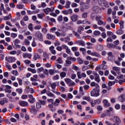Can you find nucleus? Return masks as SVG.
I'll return each instance as SVG.
<instances>
[{
	"mask_svg": "<svg viewBox=\"0 0 125 125\" xmlns=\"http://www.w3.org/2000/svg\"><path fill=\"white\" fill-rule=\"evenodd\" d=\"M102 37L103 39H106V37H107V35H106V33L103 32L102 33Z\"/></svg>",
	"mask_w": 125,
	"mask_h": 125,
	"instance_id": "6e6d98bb",
	"label": "nucleus"
},
{
	"mask_svg": "<svg viewBox=\"0 0 125 125\" xmlns=\"http://www.w3.org/2000/svg\"><path fill=\"white\" fill-rule=\"evenodd\" d=\"M91 55H92V56H95V57H99L100 56L99 54H98V53L96 52L91 53Z\"/></svg>",
	"mask_w": 125,
	"mask_h": 125,
	"instance_id": "a878e982",
	"label": "nucleus"
},
{
	"mask_svg": "<svg viewBox=\"0 0 125 125\" xmlns=\"http://www.w3.org/2000/svg\"><path fill=\"white\" fill-rule=\"evenodd\" d=\"M58 21H59V22H62V21H63V17L62 16V15L58 17Z\"/></svg>",
	"mask_w": 125,
	"mask_h": 125,
	"instance_id": "ea45409f",
	"label": "nucleus"
},
{
	"mask_svg": "<svg viewBox=\"0 0 125 125\" xmlns=\"http://www.w3.org/2000/svg\"><path fill=\"white\" fill-rule=\"evenodd\" d=\"M57 61L59 63V64H62L63 61L62 60V58L60 57L57 59Z\"/></svg>",
	"mask_w": 125,
	"mask_h": 125,
	"instance_id": "2f4dec72",
	"label": "nucleus"
},
{
	"mask_svg": "<svg viewBox=\"0 0 125 125\" xmlns=\"http://www.w3.org/2000/svg\"><path fill=\"white\" fill-rule=\"evenodd\" d=\"M9 5L10 7H12V8H14V7H15V4H14V3L13 2L10 3Z\"/></svg>",
	"mask_w": 125,
	"mask_h": 125,
	"instance_id": "0e129e2a",
	"label": "nucleus"
},
{
	"mask_svg": "<svg viewBox=\"0 0 125 125\" xmlns=\"http://www.w3.org/2000/svg\"><path fill=\"white\" fill-rule=\"evenodd\" d=\"M48 102H51L52 104L56 106H59V103H60V100H59V99H56L55 102H53L54 101V100L52 99H48Z\"/></svg>",
	"mask_w": 125,
	"mask_h": 125,
	"instance_id": "f03ea898",
	"label": "nucleus"
},
{
	"mask_svg": "<svg viewBox=\"0 0 125 125\" xmlns=\"http://www.w3.org/2000/svg\"><path fill=\"white\" fill-rule=\"evenodd\" d=\"M112 69L113 71H116L117 73H118V74L120 73V70H121V68H120V67H116V66L113 67Z\"/></svg>",
	"mask_w": 125,
	"mask_h": 125,
	"instance_id": "aec40b11",
	"label": "nucleus"
},
{
	"mask_svg": "<svg viewBox=\"0 0 125 125\" xmlns=\"http://www.w3.org/2000/svg\"><path fill=\"white\" fill-rule=\"evenodd\" d=\"M98 111H102L103 110V107L101 105H98L97 108Z\"/></svg>",
	"mask_w": 125,
	"mask_h": 125,
	"instance_id": "603ef678",
	"label": "nucleus"
},
{
	"mask_svg": "<svg viewBox=\"0 0 125 125\" xmlns=\"http://www.w3.org/2000/svg\"><path fill=\"white\" fill-rule=\"evenodd\" d=\"M77 76L78 79H82V74H81V72L79 71L77 72Z\"/></svg>",
	"mask_w": 125,
	"mask_h": 125,
	"instance_id": "680f3d73",
	"label": "nucleus"
},
{
	"mask_svg": "<svg viewBox=\"0 0 125 125\" xmlns=\"http://www.w3.org/2000/svg\"><path fill=\"white\" fill-rule=\"evenodd\" d=\"M36 39H33V42L32 43V45L33 47H35V46H37V43H36Z\"/></svg>",
	"mask_w": 125,
	"mask_h": 125,
	"instance_id": "a19ab883",
	"label": "nucleus"
},
{
	"mask_svg": "<svg viewBox=\"0 0 125 125\" xmlns=\"http://www.w3.org/2000/svg\"><path fill=\"white\" fill-rule=\"evenodd\" d=\"M19 104L21 107H26L28 105V102L25 101H21L19 102Z\"/></svg>",
	"mask_w": 125,
	"mask_h": 125,
	"instance_id": "1a4fd4ad",
	"label": "nucleus"
},
{
	"mask_svg": "<svg viewBox=\"0 0 125 125\" xmlns=\"http://www.w3.org/2000/svg\"><path fill=\"white\" fill-rule=\"evenodd\" d=\"M24 42L25 44H26V45H29V44H30V41H29L28 39H25Z\"/></svg>",
	"mask_w": 125,
	"mask_h": 125,
	"instance_id": "5fc2aeb1",
	"label": "nucleus"
},
{
	"mask_svg": "<svg viewBox=\"0 0 125 125\" xmlns=\"http://www.w3.org/2000/svg\"><path fill=\"white\" fill-rule=\"evenodd\" d=\"M93 10L94 11H95V12L96 11L98 12L100 10V8L98 6H96L93 7Z\"/></svg>",
	"mask_w": 125,
	"mask_h": 125,
	"instance_id": "473e14b6",
	"label": "nucleus"
},
{
	"mask_svg": "<svg viewBox=\"0 0 125 125\" xmlns=\"http://www.w3.org/2000/svg\"><path fill=\"white\" fill-rule=\"evenodd\" d=\"M35 37L40 41V42H42V34L40 31H37L35 33Z\"/></svg>",
	"mask_w": 125,
	"mask_h": 125,
	"instance_id": "20e7f679",
	"label": "nucleus"
},
{
	"mask_svg": "<svg viewBox=\"0 0 125 125\" xmlns=\"http://www.w3.org/2000/svg\"><path fill=\"white\" fill-rule=\"evenodd\" d=\"M70 41V39L69 37H66L64 39V42L65 43H68Z\"/></svg>",
	"mask_w": 125,
	"mask_h": 125,
	"instance_id": "de8ad7c7",
	"label": "nucleus"
},
{
	"mask_svg": "<svg viewBox=\"0 0 125 125\" xmlns=\"http://www.w3.org/2000/svg\"><path fill=\"white\" fill-rule=\"evenodd\" d=\"M100 92V90L99 88H94L92 91H91V96H95L97 97L100 95L99 93Z\"/></svg>",
	"mask_w": 125,
	"mask_h": 125,
	"instance_id": "f257e3e1",
	"label": "nucleus"
},
{
	"mask_svg": "<svg viewBox=\"0 0 125 125\" xmlns=\"http://www.w3.org/2000/svg\"><path fill=\"white\" fill-rule=\"evenodd\" d=\"M82 18H83V19H86L87 18V12H84L82 14Z\"/></svg>",
	"mask_w": 125,
	"mask_h": 125,
	"instance_id": "cd10ccee",
	"label": "nucleus"
},
{
	"mask_svg": "<svg viewBox=\"0 0 125 125\" xmlns=\"http://www.w3.org/2000/svg\"><path fill=\"white\" fill-rule=\"evenodd\" d=\"M116 34L117 35H123V34H124V31L122 30H118L117 31H116Z\"/></svg>",
	"mask_w": 125,
	"mask_h": 125,
	"instance_id": "e433bc0d",
	"label": "nucleus"
},
{
	"mask_svg": "<svg viewBox=\"0 0 125 125\" xmlns=\"http://www.w3.org/2000/svg\"><path fill=\"white\" fill-rule=\"evenodd\" d=\"M54 73H55V70H54V69H50L49 70V74L50 75H53V74H54Z\"/></svg>",
	"mask_w": 125,
	"mask_h": 125,
	"instance_id": "79ce46f5",
	"label": "nucleus"
},
{
	"mask_svg": "<svg viewBox=\"0 0 125 125\" xmlns=\"http://www.w3.org/2000/svg\"><path fill=\"white\" fill-rule=\"evenodd\" d=\"M119 99L121 102H125V94H123L119 97Z\"/></svg>",
	"mask_w": 125,
	"mask_h": 125,
	"instance_id": "dca6fc26",
	"label": "nucleus"
},
{
	"mask_svg": "<svg viewBox=\"0 0 125 125\" xmlns=\"http://www.w3.org/2000/svg\"><path fill=\"white\" fill-rule=\"evenodd\" d=\"M124 83H125V79L121 80L119 81V83H120V84H123Z\"/></svg>",
	"mask_w": 125,
	"mask_h": 125,
	"instance_id": "338daca9",
	"label": "nucleus"
},
{
	"mask_svg": "<svg viewBox=\"0 0 125 125\" xmlns=\"http://www.w3.org/2000/svg\"><path fill=\"white\" fill-rule=\"evenodd\" d=\"M28 28L30 31L33 32V31H34V28L33 27V24L30 23L29 25L28 26Z\"/></svg>",
	"mask_w": 125,
	"mask_h": 125,
	"instance_id": "c9c22d12",
	"label": "nucleus"
},
{
	"mask_svg": "<svg viewBox=\"0 0 125 125\" xmlns=\"http://www.w3.org/2000/svg\"><path fill=\"white\" fill-rule=\"evenodd\" d=\"M105 124L107 125H116V124L110 123L109 121H105Z\"/></svg>",
	"mask_w": 125,
	"mask_h": 125,
	"instance_id": "774afa93",
	"label": "nucleus"
},
{
	"mask_svg": "<svg viewBox=\"0 0 125 125\" xmlns=\"http://www.w3.org/2000/svg\"><path fill=\"white\" fill-rule=\"evenodd\" d=\"M73 35H74V36H75L76 37H80V34L78 33V32H76V31H73Z\"/></svg>",
	"mask_w": 125,
	"mask_h": 125,
	"instance_id": "052dcab7",
	"label": "nucleus"
},
{
	"mask_svg": "<svg viewBox=\"0 0 125 125\" xmlns=\"http://www.w3.org/2000/svg\"><path fill=\"white\" fill-rule=\"evenodd\" d=\"M116 83V82L114 81H109L108 82V85L109 86H112V85H114V84H115Z\"/></svg>",
	"mask_w": 125,
	"mask_h": 125,
	"instance_id": "58836bf2",
	"label": "nucleus"
},
{
	"mask_svg": "<svg viewBox=\"0 0 125 125\" xmlns=\"http://www.w3.org/2000/svg\"><path fill=\"white\" fill-rule=\"evenodd\" d=\"M42 116L43 117H45V114L44 113V112H42V113L39 114V116H38V118L40 119V118H41Z\"/></svg>",
	"mask_w": 125,
	"mask_h": 125,
	"instance_id": "09e8293b",
	"label": "nucleus"
},
{
	"mask_svg": "<svg viewBox=\"0 0 125 125\" xmlns=\"http://www.w3.org/2000/svg\"><path fill=\"white\" fill-rule=\"evenodd\" d=\"M82 7L84 9H88V8H89V5L88 4H83Z\"/></svg>",
	"mask_w": 125,
	"mask_h": 125,
	"instance_id": "c756f323",
	"label": "nucleus"
},
{
	"mask_svg": "<svg viewBox=\"0 0 125 125\" xmlns=\"http://www.w3.org/2000/svg\"><path fill=\"white\" fill-rule=\"evenodd\" d=\"M101 101H102V99L101 98H99V99L95 100L94 103L96 105H97L98 104H100V103H101Z\"/></svg>",
	"mask_w": 125,
	"mask_h": 125,
	"instance_id": "6ab92c4d",
	"label": "nucleus"
},
{
	"mask_svg": "<svg viewBox=\"0 0 125 125\" xmlns=\"http://www.w3.org/2000/svg\"><path fill=\"white\" fill-rule=\"evenodd\" d=\"M103 102L104 104V106H105L106 107H110L111 104H110V103H109V102L108 101V100H107L106 99L104 100Z\"/></svg>",
	"mask_w": 125,
	"mask_h": 125,
	"instance_id": "9b49d317",
	"label": "nucleus"
},
{
	"mask_svg": "<svg viewBox=\"0 0 125 125\" xmlns=\"http://www.w3.org/2000/svg\"><path fill=\"white\" fill-rule=\"evenodd\" d=\"M12 74H13V75H15L16 76V77L19 76V73H18V71H17V70L13 71Z\"/></svg>",
	"mask_w": 125,
	"mask_h": 125,
	"instance_id": "4c0bfd02",
	"label": "nucleus"
},
{
	"mask_svg": "<svg viewBox=\"0 0 125 125\" xmlns=\"http://www.w3.org/2000/svg\"><path fill=\"white\" fill-rule=\"evenodd\" d=\"M94 76L95 82H97V83H100V78H99V75H98L97 73H95Z\"/></svg>",
	"mask_w": 125,
	"mask_h": 125,
	"instance_id": "9d476101",
	"label": "nucleus"
},
{
	"mask_svg": "<svg viewBox=\"0 0 125 125\" xmlns=\"http://www.w3.org/2000/svg\"><path fill=\"white\" fill-rule=\"evenodd\" d=\"M47 39H48V40H55V36L48 34L47 35Z\"/></svg>",
	"mask_w": 125,
	"mask_h": 125,
	"instance_id": "f8f14e48",
	"label": "nucleus"
},
{
	"mask_svg": "<svg viewBox=\"0 0 125 125\" xmlns=\"http://www.w3.org/2000/svg\"><path fill=\"white\" fill-rule=\"evenodd\" d=\"M36 107L37 109H41V108H42V104H41L40 102L37 103Z\"/></svg>",
	"mask_w": 125,
	"mask_h": 125,
	"instance_id": "72a5a7b5",
	"label": "nucleus"
},
{
	"mask_svg": "<svg viewBox=\"0 0 125 125\" xmlns=\"http://www.w3.org/2000/svg\"><path fill=\"white\" fill-rule=\"evenodd\" d=\"M49 50L51 52L52 54H54V55H55L56 54V51L54 49V47L53 46H51L49 47Z\"/></svg>",
	"mask_w": 125,
	"mask_h": 125,
	"instance_id": "ddd939ff",
	"label": "nucleus"
},
{
	"mask_svg": "<svg viewBox=\"0 0 125 125\" xmlns=\"http://www.w3.org/2000/svg\"><path fill=\"white\" fill-rule=\"evenodd\" d=\"M40 58H41V57H40V55H39L38 54H35L34 55L33 59H34L35 60H38V59Z\"/></svg>",
	"mask_w": 125,
	"mask_h": 125,
	"instance_id": "7c9ffc66",
	"label": "nucleus"
},
{
	"mask_svg": "<svg viewBox=\"0 0 125 125\" xmlns=\"http://www.w3.org/2000/svg\"><path fill=\"white\" fill-rule=\"evenodd\" d=\"M100 34L101 33L99 31L96 30L94 32V35H95V36H100Z\"/></svg>",
	"mask_w": 125,
	"mask_h": 125,
	"instance_id": "f704fd0d",
	"label": "nucleus"
},
{
	"mask_svg": "<svg viewBox=\"0 0 125 125\" xmlns=\"http://www.w3.org/2000/svg\"><path fill=\"white\" fill-rule=\"evenodd\" d=\"M77 43H79L80 45H82V46H85V42L84 41L82 40H79L77 42Z\"/></svg>",
	"mask_w": 125,
	"mask_h": 125,
	"instance_id": "4468645a",
	"label": "nucleus"
},
{
	"mask_svg": "<svg viewBox=\"0 0 125 125\" xmlns=\"http://www.w3.org/2000/svg\"><path fill=\"white\" fill-rule=\"evenodd\" d=\"M106 45L107 47H109V48H116V45H114L113 43L110 44L108 43Z\"/></svg>",
	"mask_w": 125,
	"mask_h": 125,
	"instance_id": "f3484780",
	"label": "nucleus"
},
{
	"mask_svg": "<svg viewBox=\"0 0 125 125\" xmlns=\"http://www.w3.org/2000/svg\"><path fill=\"white\" fill-rule=\"evenodd\" d=\"M4 91L7 93H11L12 92V91L10 89H4Z\"/></svg>",
	"mask_w": 125,
	"mask_h": 125,
	"instance_id": "4d7b16f0",
	"label": "nucleus"
},
{
	"mask_svg": "<svg viewBox=\"0 0 125 125\" xmlns=\"http://www.w3.org/2000/svg\"><path fill=\"white\" fill-rule=\"evenodd\" d=\"M102 70H107L108 69V66L106 65H102Z\"/></svg>",
	"mask_w": 125,
	"mask_h": 125,
	"instance_id": "a18cd8bd",
	"label": "nucleus"
},
{
	"mask_svg": "<svg viewBox=\"0 0 125 125\" xmlns=\"http://www.w3.org/2000/svg\"><path fill=\"white\" fill-rule=\"evenodd\" d=\"M112 120L114 123H116L117 124H121V120H120V118L117 116L113 117Z\"/></svg>",
	"mask_w": 125,
	"mask_h": 125,
	"instance_id": "6e6552de",
	"label": "nucleus"
},
{
	"mask_svg": "<svg viewBox=\"0 0 125 125\" xmlns=\"http://www.w3.org/2000/svg\"><path fill=\"white\" fill-rule=\"evenodd\" d=\"M28 102H29V103H31V104H33V103H35V99L28 100Z\"/></svg>",
	"mask_w": 125,
	"mask_h": 125,
	"instance_id": "69168bd1",
	"label": "nucleus"
},
{
	"mask_svg": "<svg viewBox=\"0 0 125 125\" xmlns=\"http://www.w3.org/2000/svg\"><path fill=\"white\" fill-rule=\"evenodd\" d=\"M70 5H71V2H70V1H67V2H66L65 8H69V7H70Z\"/></svg>",
	"mask_w": 125,
	"mask_h": 125,
	"instance_id": "c03bdc74",
	"label": "nucleus"
},
{
	"mask_svg": "<svg viewBox=\"0 0 125 125\" xmlns=\"http://www.w3.org/2000/svg\"><path fill=\"white\" fill-rule=\"evenodd\" d=\"M53 10H54V7H52L51 8L47 7L46 9H43V11L45 14H48L49 12H51L53 11Z\"/></svg>",
	"mask_w": 125,
	"mask_h": 125,
	"instance_id": "423d86ee",
	"label": "nucleus"
},
{
	"mask_svg": "<svg viewBox=\"0 0 125 125\" xmlns=\"http://www.w3.org/2000/svg\"><path fill=\"white\" fill-rule=\"evenodd\" d=\"M79 49H80V51H82L83 54V55L85 54V53L86 52V49H85V48L81 47Z\"/></svg>",
	"mask_w": 125,
	"mask_h": 125,
	"instance_id": "b1692460",
	"label": "nucleus"
},
{
	"mask_svg": "<svg viewBox=\"0 0 125 125\" xmlns=\"http://www.w3.org/2000/svg\"><path fill=\"white\" fill-rule=\"evenodd\" d=\"M54 80H55V81H57V80H59L60 78H59V75H57L55 76H54L53 77Z\"/></svg>",
	"mask_w": 125,
	"mask_h": 125,
	"instance_id": "e2e57ef3",
	"label": "nucleus"
},
{
	"mask_svg": "<svg viewBox=\"0 0 125 125\" xmlns=\"http://www.w3.org/2000/svg\"><path fill=\"white\" fill-rule=\"evenodd\" d=\"M0 10H1V11H2V10H4V6L3 5V4L1 3L0 4Z\"/></svg>",
	"mask_w": 125,
	"mask_h": 125,
	"instance_id": "13d9d810",
	"label": "nucleus"
},
{
	"mask_svg": "<svg viewBox=\"0 0 125 125\" xmlns=\"http://www.w3.org/2000/svg\"><path fill=\"white\" fill-rule=\"evenodd\" d=\"M50 85L52 89H55V88L56 87V85L55 84L54 82L53 83H50Z\"/></svg>",
	"mask_w": 125,
	"mask_h": 125,
	"instance_id": "c85d7f7f",
	"label": "nucleus"
},
{
	"mask_svg": "<svg viewBox=\"0 0 125 125\" xmlns=\"http://www.w3.org/2000/svg\"><path fill=\"white\" fill-rule=\"evenodd\" d=\"M77 61H78L79 64H83V60H82V59L80 58H78Z\"/></svg>",
	"mask_w": 125,
	"mask_h": 125,
	"instance_id": "8fccbe9b",
	"label": "nucleus"
},
{
	"mask_svg": "<svg viewBox=\"0 0 125 125\" xmlns=\"http://www.w3.org/2000/svg\"><path fill=\"white\" fill-rule=\"evenodd\" d=\"M43 56L44 57V58L48 59L49 58L48 54L45 52H44L43 53Z\"/></svg>",
	"mask_w": 125,
	"mask_h": 125,
	"instance_id": "864d4df0",
	"label": "nucleus"
},
{
	"mask_svg": "<svg viewBox=\"0 0 125 125\" xmlns=\"http://www.w3.org/2000/svg\"><path fill=\"white\" fill-rule=\"evenodd\" d=\"M47 95H48L49 97H55V95L51 92L50 91H47L46 92Z\"/></svg>",
	"mask_w": 125,
	"mask_h": 125,
	"instance_id": "a211bd4d",
	"label": "nucleus"
},
{
	"mask_svg": "<svg viewBox=\"0 0 125 125\" xmlns=\"http://www.w3.org/2000/svg\"><path fill=\"white\" fill-rule=\"evenodd\" d=\"M70 18L72 22H76L77 20H78V18H79V16L77 14H74L72 15Z\"/></svg>",
	"mask_w": 125,
	"mask_h": 125,
	"instance_id": "0eeeda50",
	"label": "nucleus"
},
{
	"mask_svg": "<svg viewBox=\"0 0 125 125\" xmlns=\"http://www.w3.org/2000/svg\"><path fill=\"white\" fill-rule=\"evenodd\" d=\"M17 80L19 82V85H22V82H23V80H22V79H20V78H18Z\"/></svg>",
	"mask_w": 125,
	"mask_h": 125,
	"instance_id": "49530a36",
	"label": "nucleus"
},
{
	"mask_svg": "<svg viewBox=\"0 0 125 125\" xmlns=\"http://www.w3.org/2000/svg\"><path fill=\"white\" fill-rule=\"evenodd\" d=\"M27 70L29 72H31V73H32V74H36V73H37V70H36L35 69H32V68L29 67V68H28Z\"/></svg>",
	"mask_w": 125,
	"mask_h": 125,
	"instance_id": "412c9836",
	"label": "nucleus"
},
{
	"mask_svg": "<svg viewBox=\"0 0 125 125\" xmlns=\"http://www.w3.org/2000/svg\"><path fill=\"white\" fill-rule=\"evenodd\" d=\"M16 91L17 92H18V93H19V94H21V93L23 92V90H22V89H20V88L17 89Z\"/></svg>",
	"mask_w": 125,
	"mask_h": 125,
	"instance_id": "37998d69",
	"label": "nucleus"
},
{
	"mask_svg": "<svg viewBox=\"0 0 125 125\" xmlns=\"http://www.w3.org/2000/svg\"><path fill=\"white\" fill-rule=\"evenodd\" d=\"M41 28H42V26L41 25H37L34 27L35 30H40Z\"/></svg>",
	"mask_w": 125,
	"mask_h": 125,
	"instance_id": "bf43d9fd",
	"label": "nucleus"
},
{
	"mask_svg": "<svg viewBox=\"0 0 125 125\" xmlns=\"http://www.w3.org/2000/svg\"><path fill=\"white\" fill-rule=\"evenodd\" d=\"M64 81L67 84H69L70 83H71L72 80L69 78H66L64 79Z\"/></svg>",
	"mask_w": 125,
	"mask_h": 125,
	"instance_id": "bb28decb",
	"label": "nucleus"
},
{
	"mask_svg": "<svg viewBox=\"0 0 125 125\" xmlns=\"http://www.w3.org/2000/svg\"><path fill=\"white\" fill-rule=\"evenodd\" d=\"M83 100H86L88 102H90V97L83 96Z\"/></svg>",
	"mask_w": 125,
	"mask_h": 125,
	"instance_id": "5701e85b",
	"label": "nucleus"
},
{
	"mask_svg": "<svg viewBox=\"0 0 125 125\" xmlns=\"http://www.w3.org/2000/svg\"><path fill=\"white\" fill-rule=\"evenodd\" d=\"M6 61H8V62H9V63H12V62H15L16 59L13 57H9L7 58V57L5 58Z\"/></svg>",
	"mask_w": 125,
	"mask_h": 125,
	"instance_id": "39448f33",
	"label": "nucleus"
},
{
	"mask_svg": "<svg viewBox=\"0 0 125 125\" xmlns=\"http://www.w3.org/2000/svg\"><path fill=\"white\" fill-rule=\"evenodd\" d=\"M67 75V73L64 72H62L60 73V76L61 78H65Z\"/></svg>",
	"mask_w": 125,
	"mask_h": 125,
	"instance_id": "393cba45",
	"label": "nucleus"
},
{
	"mask_svg": "<svg viewBox=\"0 0 125 125\" xmlns=\"http://www.w3.org/2000/svg\"><path fill=\"white\" fill-rule=\"evenodd\" d=\"M100 5L101 6H105V7H109V3L106 0H100L99 2Z\"/></svg>",
	"mask_w": 125,
	"mask_h": 125,
	"instance_id": "7ed1b4c3",
	"label": "nucleus"
},
{
	"mask_svg": "<svg viewBox=\"0 0 125 125\" xmlns=\"http://www.w3.org/2000/svg\"><path fill=\"white\" fill-rule=\"evenodd\" d=\"M119 25L120 26V29H123L124 28V22L123 21L119 22Z\"/></svg>",
	"mask_w": 125,
	"mask_h": 125,
	"instance_id": "3c124183",
	"label": "nucleus"
},
{
	"mask_svg": "<svg viewBox=\"0 0 125 125\" xmlns=\"http://www.w3.org/2000/svg\"><path fill=\"white\" fill-rule=\"evenodd\" d=\"M83 30H84L83 27L79 26L78 28L77 32L79 33V34H82V31H83Z\"/></svg>",
	"mask_w": 125,
	"mask_h": 125,
	"instance_id": "2eb2a0df",
	"label": "nucleus"
},
{
	"mask_svg": "<svg viewBox=\"0 0 125 125\" xmlns=\"http://www.w3.org/2000/svg\"><path fill=\"white\" fill-rule=\"evenodd\" d=\"M103 48H104V47H103V45H99L97 47V49L98 50H99L100 51H102Z\"/></svg>",
	"mask_w": 125,
	"mask_h": 125,
	"instance_id": "4be33fe9",
	"label": "nucleus"
}]
</instances>
